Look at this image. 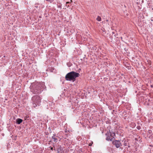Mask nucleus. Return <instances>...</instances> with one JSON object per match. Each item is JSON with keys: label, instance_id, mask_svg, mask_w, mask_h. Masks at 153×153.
<instances>
[{"label": "nucleus", "instance_id": "nucleus-1", "mask_svg": "<svg viewBox=\"0 0 153 153\" xmlns=\"http://www.w3.org/2000/svg\"><path fill=\"white\" fill-rule=\"evenodd\" d=\"M44 85L42 83L34 84L31 88V91L34 94H39L43 90Z\"/></svg>", "mask_w": 153, "mask_h": 153}, {"label": "nucleus", "instance_id": "nucleus-2", "mask_svg": "<svg viewBox=\"0 0 153 153\" xmlns=\"http://www.w3.org/2000/svg\"><path fill=\"white\" fill-rule=\"evenodd\" d=\"M80 74L79 73L72 71L68 73L65 76V79L67 81H72L74 82L76 78L79 77Z\"/></svg>", "mask_w": 153, "mask_h": 153}, {"label": "nucleus", "instance_id": "nucleus-3", "mask_svg": "<svg viewBox=\"0 0 153 153\" xmlns=\"http://www.w3.org/2000/svg\"><path fill=\"white\" fill-rule=\"evenodd\" d=\"M33 106L35 108L37 105H39L41 102V99L39 96L35 95L32 98Z\"/></svg>", "mask_w": 153, "mask_h": 153}, {"label": "nucleus", "instance_id": "nucleus-4", "mask_svg": "<svg viewBox=\"0 0 153 153\" xmlns=\"http://www.w3.org/2000/svg\"><path fill=\"white\" fill-rule=\"evenodd\" d=\"M105 135L106 136V140L108 141H113L114 138L115 137V133L112 131H111L110 130L107 132L105 134Z\"/></svg>", "mask_w": 153, "mask_h": 153}, {"label": "nucleus", "instance_id": "nucleus-5", "mask_svg": "<svg viewBox=\"0 0 153 153\" xmlns=\"http://www.w3.org/2000/svg\"><path fill=\"white\" fill-rule=\"evenodd\" d=\"M113 141V144L117 148H119L122 145L120 141L119 140H115Z\"/></svg>", "mask_w": 153, "mask_h": 153}, {"label": "nucleus", "instance_id": "nucleus-6", "mask_svg": "<svg viewBox=\"0 0 153 153\" xmlns=\"http://www.w3.org/2000/svg\"><path fill=\"white\" fill-rule=\"evenodd\" d=\"M58 153H63V148L60 145H59L57 148Z\"/></svg>", "mask_w": 153, "mask_h": 153}, {"label": "nucleus", "instance_id": "nucleus-7", "mask_svg": "<svg viewBox=\"0 0 153 153\" xmlns=\"http://www.w3.org/2000/svg\"><path fill=\"white\" fill-rule=\"evenodd\" d=\"M22 121V120L20 118L17 119L16 120V123L18 124H20Z\"/></svg>", "mask_w": 153, "mask_h": 153}, {"label": "nucleus", "instance_id": "nucleus-8", "mask_svg": "<svg viewBox=\"0 0 153 153\" xmlns=\"http://www.w3.org/2000/svg\"><path fill=\"white\" fill-rule=\"evenodd\" d=\"M97 20L98 21H100L101 20V18L99 16H98L97 18Z\"/></svg>", "mask_w": 153, "mask_h": 153}, {"label": "nucleus", "instance_id": "nucleus-9", "mask_svg": "<svg viewBox=\"0 0 153 153\" xmlns=\"http://www.w3.org/2000/svg\"><path fill=\"white\" fill-rule=\"evenodd\" d=\"M52 138L53 140V141L54 142H56L57 141V140H58L55 137H52Z\"/></svg>", "mask_w": 153, "mask_h": 153}, {"label": "nucleus", "instance_id": "nucleus-10", "mask_svg": "<svg viewBox=\"0 0 153 153\" xmlns=\"http://www.w3.org/2000/svg\"><path fill=\"white\" fill-rule=\"evenodd\" d=\"M71 3L69 2H67L66 3V6H67L68 7L69 6V4H71Z\"/></svg>", "mask_w": 153, "mask_h": 153}, {"label": "nucleus", "instance_id": "nucleus-11", "mask_svg": "<svg viewBox=\"0 0 153 153\" xmlns=\"http://www.w3.org/2000/svg\"><path fill=\"white\" fill-rule=\"evenodd\" d=\"M137 128L138 130H140L141 128V127L140 126H138L137 127Z\"/></svg>", "mask_w": 153, "mask_h": 153}, {"label": "nucleus", "instance_id": "nucleus-12", "mask_svg": "<svg viewBox=\"0 0 153 153\" xmlns=\"http://www.w3.org/2000/svg\"><path fill=\"white\" fill-rule=\"evenodd\" d=\"M50 148H51V149L52 151L53 150V148L52 147H51V146L50 147Z\"/></svg>", "mask_w": 153, "mask_h": 153}, {"label": "nucleus", "instance_id": "nucleus-13", "mask_svg": "<svg viewBox=\"0 0 153 153\" xmlns=\"http://www.w3.org/2000/svg\"><path fill=\"white\" fill-rule=\"evenodd\" d=\"M56 134H53V136L52 137H54L56 136Z\"/></svg>", "mask_w": 153, "mask_h": 153}, {"label": "nucleus", "instance_id": "nucleus-14", "mask_svg": "<svg viewBox=\"0 0 153 153\" xmlns=\"http://www.w3.org/2000/svg\"><path fill=\"white\" fill-rule=\"evenodd\" d=\"M151 132H152L151 130H149V133H151Z\"/></svg>", "mask_w": 153, "mask_h": 153}, {"label": "nucleus", "instance_id": "nucleus-15", "mask_svg": "<svg viewBox=\"0 0 153 153\" xmlns=\"http://www.w3.org/2000/svg\"><path fill=\"white\" fill-rule=\"evenodd\" d=\"M58 7L59 8H61V5H59L58 6Z\"/></svg>", "mask_w": 153, "mask_h": 153}, {"label": "nucleus", "instance_id": "nucleus-16", "mask_svg": "<svg viewBox=\"0 0 153 153\" xmlns=\"http://www.w3.org/2000/svg\"><path fill=\"white\" fill-rule=\"evenodd\" d=\"M112 34H114V32H112Z\"/></svg>", "mask_w": 153, "mask_h": 153}, {"label": "nucleus", "instance_id": "nucleus-17", "mask_svg": "<svg viewBox=\"0 0 153 153\" xmlns=\"http://www.w3.org/2000/svg\"><path fill=\"white\" fill-rule=\"evenodd\" d=\"M124 145L125 146H126V144L125 143L124 144Z\"/></svg>", "mask_w": 153, "mask_h": 153}, {"label": "nucleus", "instance_id": "nucleus-18", "mask_svg": "<svg viewBox=\"0 0 153 153\" xmlns=\"http://www.w3.org/2000/svg\"><path fill=\"white\" fill-rule=\"evenodd\" d=\"M54 150H56V149H55V148H54Z\"/></svg>", "mask_w": 153, "mask_h": 153}, {"label": "nucleus", "instance_id": "nucleus-19", "mask_svg": "<svg viewBox=\"0 0 153 153\" xmlns=\"http://www.w3.org/2000/svg\"><path fill=\"white\" fill-rule=\"evenodd\" d=\"M121 39H122V37H121Z\"/></svg>", "mask_w": 153, "mask_h": 153}]
</instances>
